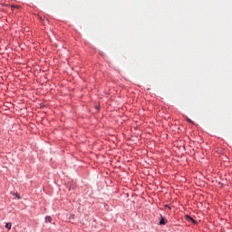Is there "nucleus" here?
Segmentation results:
<instances>
[{"mask_svg":"<svg viewBox=\"0 0 232 232\" xmlns=\"http://www.w3.org/2000/svg\"><path fill=\"white\" fill-rule=\"evenodd\" d=\"M160 226H166V219H164L162 217H161V219L160 221Z\"/></svg>","mask_w":232,"mask_h":232,"instance_id":"1","label":"nucleus"},{"mask_svg":"<svg viewBox=\"0 0 232 232\" xmlns=\"http://www.w3.org/2000/svg\"><path fill=\"white\" fill-rule=\"evenodd\" d=\"M45 222H52V217H50V216H47V217H45Z\"/></svg>","mask_w":232,"mask_h":232,"instance_id":"2","label":"nucleus"},{"mask_svg":"<svg viewBox=\"0 0 232 232\" xmlns=\"http://www.w3.org/2000/svg\"><path fill=\"white\" fill-rule=\"evenodd\" d=\"M5 227H6L7 229H12V223H6V224H5Z\"/></svg>","mask_w":232,"mask_h":232,"instance_id":"3","label":"nucleus"},{"mask_svg":"<svg viewBox=\"0 0 232 232\" xmlns=\"http://www.w3.org/2000/svg\"><path fill=\"white\" fill-rule=\"evenodd\" d=\"M188 220H190V222H193L195 224V219H193V218L191 217H188Z\"/></svg>","mask_w":232,"mask_h":232,"instance_id":"4","label":"nucleus"},{"mask_svg":"<svg viewBox=\"0 0 232 232\" xmlns=\"http://www.w3.org/2000/svg\"><path fill=\"white\" fill-rule=\"evenodd\" d=\"M14 195V197H16L18 198V200L21 198V196H19V194L15 193Z\"/></svg>","mask_w":232,"mask_h":232,"instance_id":"5","label":"nucleus"},{"mask_svg":"<svg viewBox=\"0 0 232 232\" xmlns=\"http://www.w3.org/2000/svg\"><path fill=\"white\" fill-rule=\"evenodd\" d=\"M188 122H190L191 124H194L193 121H191L189 118H187Z\"/></svg>","mask_w":232,"mask_h":232,"instance_id":"6","label":"nucleus"},{"mask_svg":"<svg viewBox=\"0 0 232 232\" xmlns=\"http://www.w3.org/2000/svg\"><path fill=\"white\" fill-rule=\"evenodd\" d=\"M13 8H19L17 5H14Z\"/></svg>","mask_w":232,"mask_h":232,"instance_id":"7","label":"nucleus"}]
</instances>
